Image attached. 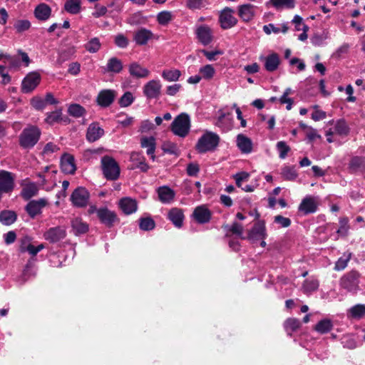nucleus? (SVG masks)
<instances>
[{
    "mask_svg": "<svg viewBox=\"0 0 365 365\" xmlns=\"http://www.w3.org/2000/svg\"><path fill=\"white\" fill-rule=\"evenodd\" d=\"M40 129L35 125L25 128L19 135V145L23 148H31L38 141L41 136Z\"/></svg>",
    "mask_w": 365,
    "mask_h": 365,
    "instance_id": "f257e3e1",
    "label": "nucleus"
},
{
    "mask_svg": "<svg viewBox=\"0 0 365 365\" xmlns=\"http://www.w3.org/2000/svg\"><path fill=\"white\" fill-rule=\"evenodd\" d=\"M220 137L212 132H206L197 140L195 149L199 153L214 150L218 145Z\"/></svg>",
    "mask_w": 365,
    "mask_h": 365,
    "instance_id": "f03ea898",
    "label": "nucleus"
},
{
    "mask_svg": "<svg viewBox=\"0 0 365 365\" xmlns=\"http://www.w3.org/2000/svg\"><path fill=\"white\" fill-rule=\"evenodd\" d=\"M190 128V117L186 113H181L178 115L171 124V130L173 133L180 137H185L189 133Z\"/></svg>",
    "mask_w": 365,
    "mask_h": 365,
    "instance_id": "7ed1b4c3",
    "label": "nucleus"
},
{
    "mask_svg": "<svg viewBox=\"0 0 365 365\" xmlns=\"http://www.w3.org/2000/svg\"><path fill=\"white\" fill-rule=\"evenodd\" d=\"M103 175L107 180H117L120 175V168L117 162L111 157L104 156L101 159Z\"/></svg>",
    "mask_w": 365,
    "mask_h": 365,
    "instance_id": "20e7f679",
    "label": "nucleus"
},
{
    "mask_svg": "<svg viewBox=\"0 0 365 365\" xmlns=\"http://www.w3.org/2000/svg\"><path fill=\"white\" fill-rule=\"evenodd\" d=\"M15 175L11 172L0 170V201L4 193H10L15 187Z\"/></svg>",
    "mask_w": 365,
    "mask_h": 365,
    "instance_id": "39448f33",
    "label": "nucleus"
},
{
    "mask_svg": "<svg viewBox=\"0 0 365 365\" xmlns=\"http://www.w3.org/2000/svg\"><path fill=\"white\" fill-rule=\"evenodd\" d=\"M360 276L357 271L351 270L341 277L340 284L348 291H355L359 288Z\"/></svg>",
    "mask_w": 365,
    "mask_h": 365,
    "instance_id": "423d86ee",
    "label": "nucleus"
},
{
    "mask_svg": "<svg viewBox=\"0 0 365 365\" xmlns=\"http://www.w3.org/2000/svg\"><path fill=\"white\" fill-rule=\"evenodd\" d=\"M319 205L318 197L307 195L299 204L298 210L305 215L312 214L317 212Z\"/></svg>",
    "mask_w": 365,
    "mask_h": 365,
    "instance_id": "0eeeda50",
    "label": "nucleus"
},
{
    "mask_svg": "<svg viewBox=\"0 0 365 365\" xmlns=\"http://www.w3.org/2000/svg\"><path fill=\"white\" fill-rule=\"evenodd\" d=\"M90 198L88 191L83 187H78L71 194V200L73 205L78 207H83L88 205Z\"/></svg>",
    "mask_w": 365,
    "mask_h": 365,
    "instance_id": "6e6552de",
    "label": "nucleus"
},
{
    "mask_svg": "<svg viewBox=\"0 0 365 365\" xmlns=\"http://www.w3.org/2000/svg\"><path fill=\"white\" fill-rule=\"evenodd\" d=\"M19 249L21 252H29L32 257L36 256L41 250L45 247L43 244H40L38 246H34L32 244V238L28 235L22 236L20 240Z\"/></svg>",
    "mask_w": 365,
    "mask_h": 365,
    "instance_id": "1a4fd4ad",
    "label": "nucleus"
},
{
    "mask_svg": "<svg viewBox=\"0 0 365 365\" xmlns=\"http://www.w3.org/2000/svg\"><path fill=\"white\" fill-rule=\"evenodd\" d=\"M235 11L229 7H225L219 16L220 26L223 29H229L237 24V19L234 16Z\"/></svg>",
    "mask_w": 365,
    "mask_h": 365,
    "instance_id": "9d476101",
    "label": "nucleus"
},
{
    "mask_svg": "<svg viewBox=\"0 0 365 365\" xmlns=\"http://www.w3.org/2000/svg\"><path fill=\"white\" fill-rule=\"evenodd\" d=\"M41 81V75L37 72H31L26 75L21 83V91L28 93L34 90Z\"/></svg>",
    "mask_w": 365,
    "mask_h": 365,
    "instance_id": "9b49d317",
    "label": "nucleus"
},
{
    "mask_svg": "<svg viewBox=\"0 0 365 365\" xmlns=\"http://www.w3.org/2000/svg\"><path fill=\"white\" fill-rule=\"evenodd\" d=\"M97 216L101 223L108 227H111L118 220L116 213L107 207H101L97 210Z\"/></svg>",
    "mask_w": 365,
    "mask_h": 365,
    "instance_id": "f8f14e48",
    "label": "nucleus"
},
{
    "mask_svg": "<svg viewBox=\"0 0 365 365\" xmlns=\"http://www.w3.org/2000/svg\"><path fill=\"white\" fill-rule=\"evenodd\" d=\"M66 236V231L63 227H55L48 229L43 234V237L46 240L49 241L51 243H56Z\"/></svg>",
    "mask_w": 365,
    "mask_h": 365,
    "instance_id": "ddd939ff",
    "label": "nucleus"
},
{
    "mask_svg": "<svg viewBox=\"0 0 365 365\" xmlns=\"http://www.w3.org/2000/svg\"><path fill=\"white\" fill-rule=\"evenodd\" d=\"M161 84L159 81H148L143 87V93L148 99L157 98L160 93Z\"/></svg>",
    "mask_w": 365,
    "mask_h": 365,
    "instance_id": "4468645a",
    "label": "nucleus"
},
{
    "mask_svg": "<svg viewBox=\"0 0 365 365\" xmlns=\"http://www.w3.org/2000/svg\"><path fill=\"white\" fill-rule=\"evenodd\" d=\"M116 92L113 90L105 89L99 92L96 101L101 107H108L115 100Z\"/></svg>",
    "mask_w": 365,
    "mask_h": 365,
    "instance_id": "2eb2a0df",
    "label": "nucleus"
},
{
    "mask_svg": "<svg viewBox=\"0 0 365 365\" xmlns=\"http://www.w3.org/2000/svg\"><path fill=\"white\" fill-rule=\"evenodd\" d=\"M47 201L43 199L30 201L26 206V210L31 218L41 213L42 209L46 205Z\"/></svg>",
    "mask_w": 365,
    "mask_h": 365,
    "instance_id": "dca6fc26",
    "label": "nucleus"
},
{
    "mask_svg": "<svg viewBox=\"0 0 365 365\" xmlns=\"http://www.w3.org/2000/svg\"><path fill=\"white\" fill-rule=\"evenodd\" d=\"M132 165L130 169L134 170L138 168L142 172H147L150 168L149 165L145 163V157L140 153L133 152L130 157Z\"/></svg>",
    "mask_w": 365,
    "mask_h": 365,
    "instance_id": "f3484780",
    "label": "nucleus"
},
{
    "mask_svg": "<svg viewBox=\"0 0 365 365\" xmlns=\"http://www.w3.org/2000/svg\"><path fill=\"white\" fill-rule=\"evenodd\" d=\"M195 34L199 41L204 46H207L212 41V32L207 25H202L197 28Z\"/></svg>",
    "mask_w": 365,
    "mask_h": 365,
    "instance_id": "a211bd4d",
    "label": "nucleus"
},
{
    "mask_svg": "<svg viewBox=\"0 0 365 365\" xmlns=\"http://www.w3.org/2000/svg\"><path fill=\"white\" fill-rule=\"evenodd\" d=\"M61 168L66 174H73L76 170L74 158L70 154H64L61 159Z\"/></svg>",
    "mask_w": 365,
    "mask_h": 365,
    "instance_id": "6ab92c4d",
    "label": "nucleus"
},
{
    "mask_svg": "<svg viewBox=\"0 0 365 365\" xmlns=\"http://www.w3.org/2000/svg\"><path fill=\"white\" fill-rule=\"evenodd\" d=\"M192 216L198 223L205 224L210 221L211 212L205 205H200L195 209Z\"/></svg>",
    "mask_w": 365,
    "mask_h": 365,
    "instance_id": "aec40b11",
    "label": "nucleus"
},
{
    "mask_svg": "<svg viewBox=\"0 0 365 365\" xmlns=\"http://www.w3.org/2000/svg\"><path fill=\"white\" fill-rule=\"evenodd\" d=\"M264 63V68L269 72L275 71L280 63L279 56L276 53H272L266 57H260Z\"/></svg>",
    "mask_w": 365,
    "mask_h": 365,
    "instance_id": "412c9836",
    "label": "nucleus"
},
{
    "mask_svg": "<svg viewBox=\"0 0 365 365\" xmlns=\"http://www.w3.org/2000/svg\"><path fill=\"white\" fill-rule=\"evenodd\" d=\"M153 37V34L151 31L141 28L135 32L133 40L135 41L136 44L143 46L145 45Z\"/></svg>",
    "mask_w": 365,
    "mask_h": 365,
    "instance_id": "4be33fe9",
    "label": "nucleus"
},
{
    "mask_svg": "<svg viewBox=\"0 0 365 365\" xmlns=\"http://www.w3.org/2000/svg\"><path fill=\"white\" fill-rule=\"evenodd\" d=\"M128 72L131 76L136 78H143L149 76L150 71L142 67L138 63L133 62L128 66Z\"/></svg>",
    "mask_w": 365,
    "mask_h": 365,
    "instance_id": "5701e85b",
    "label": "nucleus"
},
{
    "mask_svg": "<svg viewBox=\"0 0 365 365\" xmlns=\"http://www.w3.org/2000/svg\"><path fill=\"white\" fill-rule=\"evenodd\" d=\"M265 236V226L262 221L256 222L248 234V238L251 240L264 239Z\"/></svg>",
    "mask_w": 365,
    "mask_h": 365,
    "instance_id": "b1692460",
    "label": "nucleus"
},
{
    "mask_svg": "<svg viewBox=\"0 0 365 365\" xmlns=\"http://www.w3.org/2000/svg\"><path fill=\"white\" fill-rule=\"evenodd\" d=\"M158 195L161 202L170 204L173 201L175 192L168 186H162L158 189Z\"/></svg>",
    "mask_w": 365,
    "mask_h": 365,
    "instance_id": "393cba45",
    "label": "nucleus"
},
{
    "mask_svg": "<svg viewBox=\"0 0 365 365\" xmlns=\"http://www.w3.org/2000/svg\"><path fill=\"white\" fill-rule=\"evenodd\" d=\"M119 206L125 215L134 213L138 209L136 200L130 197L122 198L119 202Z\"/></svg>",
    "mask_w": 365,
    "mask_h": 365,
    "instance_id": "a878e982",
    "label": "nucleus"
},
{
    "mask_svg": "<svg viewBox=\"0 0 365 365\" xmlns=\"http://www.w3.org/2000/svg\"><path fill=\"white\" fill-rule=\"evenodd\" d=\"M140 145L143 148H147V155H150L151 159L155 160V155L154 153L156 147L155 138L153 136H143L140 139Z\"/></svg>",
    "mask_w": 365,
    "mask_h": 365,
    "instance_id": "bb28decb",
    "label": "nucleus"
},
{
    "mask_svg": "<svg viewBox=\"0 0 365 365\" xmlns=\"http://www.w3.org/2000/svg\"><path fill=\"white\" fill-rule=\"evenodd\" d=\"M104 134V130L101 128L98 123H91L86 133V138L89 142H95L98 140Z\"/></svg>",
    "mask_w": 365,
    "mask_h": 365,
    "instance_id": "cd10ccee",
    "label": "nucleus"
},
{
    "mask_svg": "<svg viewBox=\"0 0 365 365\" xmlns=\"http://www.w3.org/2000/svg\"><path fill=\"white\" fill-rule=\"evenodd\" d=\"M51 15V9L46 4L41 3L34 9L35 17L42 21L48 20Z\"/></svg>",
    "mask_w": 365,
    "mask_h": 365,
    "instance_id": "c85d7f7f",
    "label": "nucleus"
},
{
    "mask_svg": "<svg viewBox=\"0 0 365 365\" xmlns=\"http://www.w3.org/2000/svg\"><path fill=\"white\" fill-rule=\"evenodd\" d=\"M168 218L176 227L180 228L182 225L184 214L181 209L173 207L169 211Z\"/></svg>",
    "mask_w": 365,
    "mask_h": 365,
    "instance_id": "c756f323",
    "label": "nucleus"
},
{
    "mask_svg": "<svg viewBox=\"0 0 365 365\" xmlns=\"http://www.w3.org/2000/svg\"><path fill=\"white\" fill-rule=\"evenodd\" d=\"M255 6L252 4H243L238 8L239 16L243 21H250L252 20L255 15Z\"/></svg>",
    "mask_w": 365,
    "mask_h": 365,
    "instance_id": "7c9ffc66",
    "label": "nucleus"
},
{
    "mask_svg": "<svg viewBox=\"0 0 365 365\" xmlns=\"http://www.w3.org/2000/svg\"><path fill=\"white\" fill-rule=\"evenodd\" d=\"M237 145L238 148L243 153H250L252 150V142L251 139L243 134H239L237 136Z\"/></svg>",
    "mask_w": 365,
    "mask_h": 365,
    "instance_id": "2f4dec72",
    "label": "nucleus"
},
{
    "mask_svg": "<svg viewBox=\"0 0 365 365\" xmlns=\"http://www.w3.org/2000/svg\"><path fill=\"white\" fill-rule=\"evenodd\" d=\"M71 227L76 235L85 234L88 230V225L78 217L74 218L71 221Z\"/></svg>",
    "mask_w": 365,
    "mask_h": 365,
    "instance_id": "473e14b6",
    "label": "nucleus"
},
{
    "mask_svg": "<svg viewBox=\"0 0 365 365\" xmlns=\"http://www.w3.org/2000/svg\"><path fill=\"white\" fill-rule=\"evenodd\" d=\"M123 68L122 61L116 57H112L108 59L106 67V72L119 73Z\"/></svg>",
    "mask_w": 365,
    "mask_h": 365,
    "instance_id": "72a5a7b5",
    "label": "nucleus"
},
{
    "mask_svg": "<svg viewBox=\"0 0 365 365\" xmlns=\"http://www.w3.org/2000/svg\"><path fill=\"white\" fill-rule=\"evenodd\" d=\"M17 216L14 211L3 210L0 212V222L5 225H10L16 220Z\"/></svg>",
    "mask_w": 365,
    "mask_h": 365,
    "instance_id": "f704fd0d",
    "label": "nucleus"
},
{
    "mask_svg": "<svg viewBox=\"0 0 365 365\" xmlns=\"http://www.w3.org/2000/svg\"><path fill=\"white\" fill-rule=\"evenodd\" d=\"M333 324L331 320L324 319L319 321L314 327V329L319 334H326L331 330Z\"/></svg>",
    "mask_w": 365,
    "mask_h": 365,
    "instance_id": "c9c22d12",
    "label": "nucleus"
},
{
    "mask_svg": "<svg viewBox=\"0 0 365 365\" xmlns=\"http://www.w3.org/2000/svg\"><path fill=\"white\" fill-rule=\"evenodd\" d=\"M81 0H67L64 9L69 14H77L81 11Z\"/></svg>",
    "mask_w": 365,
    "mask_h": 365,
    "instance_id": "e433bc0d",
    "label": "nucleus"
},
{
    "mask_svg": "<svg viewBox=\"0 0 365 365\" xmlns=\"http://www.w3.org/2000/svg\"><path fill=\"white\" fill-rule=\"evenodd\" d=\"M38 192V188L34 183L26 185L21 190V196L25 200H29Z\"/></svg>",
    "mask_w": 365,
    "mask_h": 365,
    "instance_id": "4c0bfd02",
    "label": "nucleus"
},
{
    "mask_svg": "<svg viewBox=\"0 0 365 365\" xmlns=\"http://www.w3.org/2000/svg\"><path fill=\"white\" fill-rule=\"evenodd\" d=\"M271 4L277 10L282 9H293L295 6L294 0H270Z\"/></svg>",
    "mask_w": 365,
    "mask_h": 365,
    "instance_id": "58836bf2",
    "label": "nucleus"
},
{
    "mask_svg": "<svg viewBox=\"0 0 365 365\" xmlns=\"http://www.w3.org/2000/svg\"><path fill=\"white\" fill-rule=\"evenodd\" d=\"M282 176L287 180H294L298 174L294 166H285L282 169Z\"/></svg>",
    "mask_w": 365,
    "mask_h": 365,
    "instance_id": "ea45409f",
    "label": "nucleus"
},
{
    "mask_svg": "<svg viewBox=\"0 0 365 365\" xmlns=\"http://www.w3.org/2000/svg\"><path fill=\"white\" fill-rule=\"evenodd\" d=\"M181 76V72L178 69L164 70L162 77L168 81H176Z\"/></svg>",
    "mask_w": 365,
    "mask_h": 365,
    "instance_id": "a19ab883",
    "label": "nucleus"
},
{
    "mask_svg": "<svg viewBox=\"0 0 365 365\" xmlns=\"http://www.w3.org/2000/svg\"><path fill=\"white\" fill-rule=\"evenodd\" d=\"M139 227L144 231L152 230L155 227V222L151 217H141L139 220Z\"/></svg>",
    "mask_w": 365,
    "mask_h": 365,
    "instance_id": "79ce46f5",
    "label": "nucleus"
},
{
    "mask_svg": "<svg viewBox=\"0 0 365 365\" xmlns=\"http://www.w3.org/2000/svg\"><path fill=\"white\" fill-rule=\"evenodd\" d=\"M100 40L97 37L92 38L84 47L86 50L90 53H96L101 48Z\"/></svg>",
    "mask_w": 365,
    "mask_h": 365,
    "instance_id": "37998d69",
    "label": "nucleus"
},
{
    "mask_svg": "<svg viewBox=\"0 0 365 365\" xmlns=\"http://www.w3.org/2000/svg\"><path fill=\"white\" fill-rule=\"evenodd\" d=\"M36 272L34 268L33 262L31 260H29L22 272V281L24 282L27 281L31 277L34 276Z\"/></svg>",
    "mask_w": 365,
    "mask_h": 365,
    "instance_id": "c03bdc74",
    "label": "nucleus"
},
{
    "mask_svg": "<svg viewBox=\"0 0 365 365\" xmlns=\"http://www.w3.org/2000/svg\"><path fill=\"white\" fill-rule=\"evenodd\" d=\"M349 313L351 317L355 319H360L365 315V305L356 304L349 309Z\"/></svg>",
    "mask_w": 365,
    "mask_h": 365,
    "instance_id": "a18cd8bd",
    "label": "nucleus"
},
{
    "mask_svg": "<svg viewBox=\"0 0 365 365\" xmlns=\"http://www.w3.org/2000/svg\"><path fill=\"white\" fill-rule=\"evenodd\" d=\"M68 112L71 115L75 118H79L83 115L86 110L84 108L79 104H72L68 107Z\"/></svg>",
    "mask_w": 365,
    "mask_h": 365,
    "instance_id": "49530a36",
    "label": "nucleus"
},
{
    "mask_svg": "<svg viewBox=\"0 0 365 365\" xmlns=\"http://www.w3.org/2000/svg\"><path fill=\"white\" fill-rule=\"evenodd\" d=\"M163 150L165 153L179 155L180 150L177 144L170 141L165 142L163 145Z\"/></svg>",
    "mask_w": 365,
    "mask_h": 365,
    "instance_id": "de8ad7c7",
    "label": "nucleus"
},
{
    "mask_svg": "<svg viewBox=\"0 0 365 365\" xmlns=\"http://www.w3.org/2000/svg\"><path fill=\"white\" fill-rule=\"evenodd\" d=\"M319 287V282L316 279H307L303 284V289L305 292L316 291Z\"/></svg>",
    "mask_w": 365,
    "mask_h": 365,
    "instance_id": "09e8293b",
    "label": "nucleus"
},
{
    "mask_svg": "<svg viewBox=\"0 0 365 365\" xmlns=\"http://www.w3.org/2000/svg\"><path fill=\"white\" fill-rule=\"evenodd\" d=\"M335 132L341 135H346L349 133V128L344 120H339L336 123Z\"/></svg>",
    "mask_w": 365,
    "mask_h": 365,
    "instance_id": "8fccbe9b",
    "label": "nucleus"
},
{
    "mask_svg": "<svg viewBox=\"0 0 365 365\" xmlns=\"http://www.w3.org/2000/svg\"><path fill=\"white\" fill-rule=\"evenodd\" d=\"M14 27L16 32L21 33L28 30L31 27V23L28 20L20 19L15 22Z\"/></svg>",
    "mask_w": 365,
    "mask_h": 365,
    "instance_id": "3c124183",
    "label": "nucleus"
},
{
    "mask_svg": "<svg viewBox=\"0 0 365 365\" xmlns=\"http://www.w3.org/2000/svg\"><path fill=\"white\" fill-rule=\"evenodd\" d=\"M172 13L168 11L160 12L157 16V20L161 25H166L172 20Z\"/></svg>",
    "mask_w": 365,
    "mask_h": 365,
    "instance_id": "603ef678",
    "label": "nucleus"
},
{
    "mask_svg": "<svg viewBox=\"0 0 365 365\" xmlns=\"http://www.w3.org/2000/svg\"><path fill=\"white\" fill-rule=\"evenodd\" d=\"M301 322L299 319L295 318H289L286 320L284 323L285 329L289 331H294L299 328Z\"/></svg>",
    "mask_w": 365,
    "mask_h": 365,
    "instance_id": "864d4df0",
    "label": "nucleus"
},
{
    "mask_svg": "<svg viewBox=\"0 0 365 365\" xmlns=\"http://www.w3.org/2000/svg\"><path fill=\"white\" fill-rule=\"evenodd\" d=\"M277 149L279 151V156L282 159H284L287 153L290 150V148L284 141H279L276 145Z\"/></svg>",
    "mask_w": 365,
    "mask_h": 365,
    "instance_id": "5fc2aeb1",
    "label": "nucleus"
},
{
    "mask_svg": "<svg viewBox=\"0 0 365 365\" xmlns=\"http://www.w3.org/2000/svg\"><path fill=\"white\" fill-rule=\"evenodd\" d=\"M134 98L130 92H125L119 99L118 103L121 107H127L133 103Z\"/></svg>",
    "mask_w": 365,
    "mask_h": 365,
    "instance_id": "6e6d98bb",
    "label": "nucleus"
},
{
    "mask_svg": "<svg viewBox=\"0 0 365 365\" xmlns=\"http://www.w3.org/2000/svg\"><path fill=\"white\" fill-rule=\"evenodd\" d=\"M200 73L202 75V78L206 79H210L215 74V69L211 65H206L202 66L200 69Z\"/></svg>",
    "mask_w": 365,
    "mask_h": 365,
    "instance_id": "4d7b16f0",
    "label": "nucleus"
},
{
    "mask_svg": "<svg viewBox=\"0 0 365 365\" xmlns=\"http://www.w3.org/2000/svg\"><path fill=\"white\" fill-rule=\"evenodd\" d=\"M61 120V111L56 110L47 113L45 121L48 124H53Z\"/></svg>",
    "mask_w": 365,
    "mask_h": 365,
    "instance_id": "13d9d810",
    "label": "nucleus"
},
{
    "mask_svg": "<svg viewBox=\"0 0 365 365\" xmlns=\"http://www.w3.org/2000/svg\"><path fill=\"white\" fill-rule=\"evenodd\" d=\"M348 223L349 220L347 217H341L339 219V227L337 230L336 232L341 235H346L349 228Z\"/></svg>",
    "mask_w": 365,
    "mask_h": 365,
    "instance_id": "bf43d9fd",
    "label": "nucleus"
},
{
    "mask_svg": "<svg viewBox=\"0 0 365 365\" xmlns=\"http://www.w3.org/2000/svg\"><path fill=\"white\" fill-rule=\"evenodd\" d=\"M31 105L38 110H41L46 106V102L41 97L35 96L31 100Z\"/></svg>",
    "mask_w": 365,
    "mask_h": 365,
    "instance_id": "052dcab7",
    "label": "nucleus"
},
{
    "mask_svg": "<svg viewBox=\"0 0 365 365\" xmlns=\"http://www.w3.org/2000/svg\"><path fill=\"white\" fill-rule=\"evenodd\" d=\"M4 62H9V68H18L20 66V61L19 57L16 56H6V61Z\"/></svg>",
    "mask_w": 365,
    "mask_h": 365,
    "instance_id": "680f3d73",
    "label": "nucleus"
},
{
    "mask_svg": "<svg viewBox=\"0 0 365 365\" xmlns=\"http://www.w3.org/2000/svg\"><path fill=\"white\" fill-rule=\"evenodd\" d=\"M364 161H365L364 158H363L358 157V156L354 157L351 159V160L349 162V168L354 170H357L361 167V165L364 164Z\"/></svg>",
    "mask_w": 365,
    "mask_h": 365,
    "instance_id": "e2e57ef3",
    "label": "nucleus"
},
{
    "mask_svg": "<svg viewBox=\"0 0 365 365\" xmlns=\"http://www.w3.org/2000/svg\"><path fill=\"white\" fill-rule=\"evenodd\" d=\"M350 259V257H341L336 262L334 269L337 271L343 270L347 266L348 262Z\"/></svg>",
    "mask_w": 365,
    "mask_h": 365,
    "instance_id": "0e129e2a",
    "label": "nucleus"
},
{
    "mask_svg": "<svg viewBox=\"0 0 365 365\" xmlns=\"http://www.w3.org/2000/svg\"><path fill=\"white\" fill-rule=\"evenodd\" d=\"M274 222L279 225L282 227H287L291 225L290 219L282 215L275 216Z\"/></svg>",
    "mask_w": 365,
    "mask_h": 365,
    "instance_id": "69168bd1",
    "label": "nucleus"
},
{
    "mask_svg": "<svg viewBox=\"0 0 365 365\" xmlns=\"http://www.w3.org/2000/svg\"><path fill=\"white\" fill-rule=\"evenodd\" d=\"M115 43L120 48H126L128 45V40L124 35L118 34L115 38Z\"/></svg>",
    "mask_w": 365,
    "mask_h": 365,
    "instance_id": "338daca9",
    "label": "nucleus"
},
{
    "mask_svg": "<svg viewBox=\"0 0 365 365\" xmlns=\"http://www.w3.org/2000/svg\"><path fill=\"white\" fill-rule=\"evenodd\" d=\"M200 171V168L197 163H190L187 166V173L190 176L197 175Z\"/></svg>",
    "mask_w": 365,
    "mask_h": 365,
    "instance_id": "774afa93",
    "label": "nucleus"
}]
</instances>
